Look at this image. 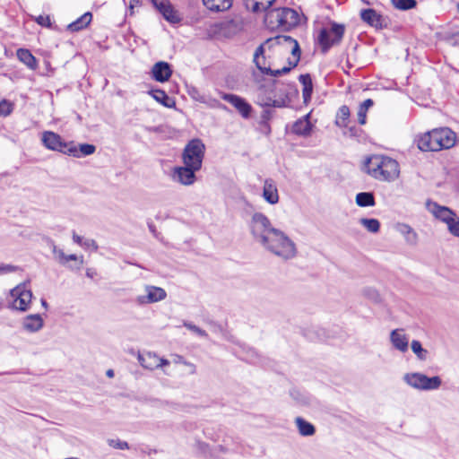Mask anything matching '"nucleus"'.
<instances>
[{"label": "nucleus", "mask_w": 459, "mask_h": 459, "mask_svg": "<svg viewBox=\"0 0 459 459\" xmlns=\"http://www.w3.org/2000/svg\"><path fill=\"white\" fill-rule=\"evenodd\" d=\"M265 21L272 28H282L289 30L299 22V13L291 8H277L266 13Z\"/></svg>", "instance_id": "nucleus-5"}, {"label": "nucleus", "mask_w": 459, "mask_h": 459, "mask_svg": "<svg viewBox=\"0 0 459 459\" xmlns=\"http://www.w3.org/2000/svg\"><path fill=\"white\" fill-rule=\"evenodd\" d=\"M53 253L57 259L58 263L65 265L66 255L62 249H58L56 245H53Z\"/></svg>", "instance_id": "nucleus-43"}, {"label": "nucleus", "mask_w": 459, "mask_h": 459, "mask_svg": "<svg viewBox=\"0 0 459 459\" xmlns=\"http://www.w3.org/2000/svg\"><path fill=\"white\" fill-rule=\"evenodd\" d=\"M231 106L235 108L244 119L251 117L253 108L245 99L238 95L231 94Z\"/></svg>", "instance_id": "nucleus-19"}, {"label": "nucleus", "mask_w": 459, "mask_h": 459, "mask_svg": "<svg viewBox=\"0 0 459 459\" xmlns=\"http://www.w3.org/2000/svg\"><path fill=\"white\" fill-rule=\"evenodd\" d=\"M367 111H368V110H366V109L361 108L360 107H359V110H358V120H359V123L360 125H364V124H366Z\"/></svg>", "instance_id": "nucleus-51"}, {"label": "nucleus", "mask_w": 459, "mask_h": 459, "mask_svg": "<svg viewBox=\"0 0 459 459\" xmlns=\"http://www.w3.org/2000/svg\"><path fill=\"white\" fill-rule=\"evenodd\" d=\"M149 94L159 103L166 108H173L176 105L175 100L169 97L167 93L162 90H152Z\"/></svg>", "instance_id": "nucleus-27"}, {"label": "nucleus", "mask_w": 459, "mask_h": 459, "mask_svg": "<svg viewBox=\"0 0 459 459\" xmlns=\"http://www.w3.org/2000/svg\"><path fill=\"white\" fill-rule=\"evenodd\" d=\"M138 360L143 368L149 370H154L168 366L170 363L168 359L160 358L155 353L150 351L139 354Z\"/></svg>", "instance_id": "nucleus-14"}, {"label": "nucleus", "mask_w": 459, "mask_h": 459, "mask_svg": "<svg viewBox=\"0 0 459 459\" xmlns=\"http://www.w3.org/2000/svg\"><path fill=\"white\" fill-rule=\"evenodd\" d=\"M91 18H92V15L91 13H89V12L85 13L80 18H78L76 21L70 23L68 25L67 29L71 31H79L90 24Z\"/></svg>", "instance_id": "nucleus-31"}, {"label": "nucleus", "mask_w": 459, "mask_h": 459, "mask_svg": "<svg viewBox=\"0 0 459 459\" xmlns=\"http://www.w3.org/2000/svg\"><path fill=\"white\" fill-rule=\"evenodd\" d=\"M307 117L306 116L302 119L297 120L292 126V132L299 135H307L309 134L311 130L310 122L307 120Z\"/></svg>", "instance_id": "nucleus-32"}, {"label": "nucleus", "mask_w": 459, "mask_h": 459, "mask_svg": "<svg viewBox=\"0 0 459 459\" xmlns=\"http://www.w3.org/2000/svg\"><path fill=\"white\" fill-rule=\"evenodd\" d=\"M41 304H42V306H43L45 308H47V307H48V303H47V301H46L45 299H41Z\"/></svg>", "instance_id": "nucleus-64"}, {"label": "nucleus", "mask_w": 459, "mask_h": 459, "mask_svg": "<svg viewBox=\"0 0 459 459\" xmlns=\"http://www.w3.org/2000/svg\"><path fill=\"white\" fill-rule=\"evenodd\" d=\"M365 294L374 301L377 302L379 300V295L378 293L372 289H368L365 290Z\"/></svg>", "instance_id": "nucleus-53"}, {"label": "nucleus", "mask_w": 459, "mask_h": 459, "mask_svg": "<svg viewBox=\"0 0 459 459\" xmlns=\"http://www.w3.org/2000/svg\"><path fill=\"white\" fill-rule=\"evenodd\" d=\"M359 223L369 232L377 233L380 229V222L377 219L361 218Z\"/></svg>", "instance_id": "nucleus-37"}, {"label": "nucleus", "mask_w": 459, "mask_h": 459, "mask_svg": "<svg viewBox=\"0 0 459 459\" xmlns=\"http://www.w3.org/2000/svg\"><path fill=\"white\" fill-rule=\"evenodd\" d=\"M285 49L290 51L293 56L292 59H290V58L288 59L289 66H284L281 69H277V70H273L271 67L270 68L264 67V69L265 70L264 74L273 76V77L281 76L283 74H288L292 68H294L298 65V64L300 60V55H301V50H300L298 41L295 40L293 44H290Z\"/></svg>", "instance_id": "nucleus-12"}, {"label": "nucleus", "mask_w": 459, "mask_h": 459, "mask_svg": "<svg viewBox=\"0 0 459 459\" xmlns=\"http://www.w3.org/2000/svg\"><path fill=\"white\" fill-rule=\"evenodd\" d=\"M350 117V109L347 106H342L337 113L335 124L338 126H346V121Z\"/></svg>", "instance_id": "nucleus-39"}, {"label": "nucleus", "mask_w": 459, "mask_h": 459, "mask_svg": "<svg viewBox=\"0 0 459 459\" xmlns=\"http://www.w3.org/2000/svg\"><path fill=\"white\" fill-rule=\"evenodd\" d=\"M145 294L136 297L135 301L138 305H147L161 301L166 299L167 293L164 289L152 285L145 286Z\"/></svg>", "instance_id": "nucleus-13"}, {"label": "nucleus", "mask_w": 459, "mask_h": 459, "mask_svg": "<svg viewBox=\"0 0 459 459\" xmlns=\"http://www.w3.org/2000/svg\"><path fill=\"white\" fill-rule=\"evenodd\" d=\"M96 275V272L93 269H87L86 276L92 279Z\"/></svg>", "instance_id": "nucleus-60"}, {"label": "nucleus", "mask_w": 459, "mask_h": 459, "mask_svg": "<svg viewBox=\"0 0 459 459\" xmlns=\"http://www.w3.org/2000/svg\"><path fill=\"white\" fill-rule=\"evenodd\" d=\"M17 57L18 59L25 64L28 67L34 69L37 66L36 58L28 50L24 48H20L17 50Z\"/></svg>", "instance_id": "nucleus-34"}, {"label": "nucleus", "mask_w": 459, "mask_h": 459, "mask_svg": "<svg viewBox=\"0 0 459 459\" xmlns=\"http://www.w3.org/2000/svg\"><path fill=\"white\" fill-rule=\"evenodd\" d=\"M184 325L188 328L189 330L196 333L198 335L200 336H205L206 335V333L205 331L202 330L201 328H199L198 326L191 324V323H185Z\"/></svg>", "instance_id": "nucleus-48"}, {"label": "nucleus", "mask_w": 459, "mask_h": 459, "mask_svg": "<svg viewBox=\"0 0 459 459\" xmlns=\"http://www.w3.org/2000/svg\"><path fill=\"white\" fill-rule=\"evenodd\" d=\"M263 197L270 204H275L279 202L278 190L272 179H266L264 181Z\"/></svg>", "instance_id": "nucleus-20"}, {"label": "nucleus", "mask_w": 459, "mask_h": 459, "mask_svg": "<svg viewBox=\"0 0 459 459\" xmlns=\"http://www.w3.org/2000/svg\"><path fill=\"white\" fill-rule=\"evenodd\" d=\"M300 83L303 85L302 95L305 102L311 99L313 92V83L310 74H300L299 77Z\"/></svg>", "instance_id": "nucleus-28"}, {"label": "nucleus", "mask_w": 459, "mask_h": 459, "mask_svg": "<svg viewBox=\"0 0 459 459\" xmlns=\"http://www.w3.org/2000/svg\"><path fill=\"white\" fill-rule=\"evenodd\" d=\"M398 231L404 236L405 241L409 245L414 246L417 244L418 235L411 226L407 224H399Z\"/></svg>", "instance_id": "nucleus-30"}, {"label": "nucleus", "mask_w": 459, "mask_h": 459, "mask_svg": "<svg viewBox=\"0 0 459 459\" xmlns=\"http://www.w3.org/2000/svg\"><path fill=\"white\" fill-rule=\"evenodd\" d=\"M455 143V134L448 127L433 129L418 139V147L423 152L449 149Z\"/></svg>", "instance_id": "nucleus-2"}, {"label": "nucleus", "mask_w": 459, "mask_h": 459, "mask_svg": "<svg viewBox=\"0 0 459 459\" xmlns=\"http://www.w3.org/2000/svg\"><path fill=\"white\" fill-rule=\"evenodd\" d=\"M254 63H255V66L257 67V69L264 74H265V70L264 69V67L270 68V65L267 64L265 56H261V58H259V60H255V61H254Z\"/></svg>", "instance_id": "nucleus-44"}, {"label": "nucleus", "mask_w": 459, "mask_h": 459, "mask_svg": "<svg viewBox=\"0 0 459 459\" xmlns=\"http://www.w3.org/2000/svg\"><path fill=\"white\" fill-rule=\"evenodd\" d=\"M260 130L265 134H269L271 132L270 126L266 121H260Z\"/></svg>", "instance_id": "nucleus-54"}, {"label": "nucleus", "mask_w": 459, "mask_h": 459, "mask_svg": "<svg viewBox=\"0 0 459 459\" xmlns=\"http://www.w3.org/2000/svg\"><path fill=\"white\" fill-rule=\"evenodd\" d=\"M36 22L41 26H45V27L51 26V22H50L49 16L39 15V17L36 18Z\"/></svg>", "instance_id": "nucleus-49"}, {"label": "nucleus", "mask_w": 459, "mask_h": 459, "mask_svg": "<svg viewBox=\"0 0 459 459\" xmlns=\"http://www.w3.org/2000/svg\"><path fill=\"white\" fill-rule=\"evenodd\" d=\"M108 443L110 446L117 448V449H128L129 446L128 443L126 441H121L119 439H108Z\"/></svg>", "instance_id": "nucleus-42"}, {"label": "nucleus", "mask_w": 459, "mask_h": 459, "mask_svg": "<svg viewBox=\"0 0 459 459\" xmlns=\"http://www.w3.org/2000/svg\"><path fill=\"white\" fill-rule=\"evenodd\" d=\"M356 204L359 207H369L376 204L374 194L371 192H360L356 195Z\"/></svg>", "instance_id": "nucleus-33"}, {"label": "nucleus", "mask_w": 459, "mask_h": 459, "mask_svg": "<svg viewBox=\"0 0 459 459\" xmlns=\"http://www.w3.org/2000/svg\"><path fill=\"white\" fill-rule=\"evenodd\" d=\"M390 342L395 350L401 352L408 351L409 339L407 335L403 333V329L393 330L390 333Z\"/></svg>", "instance_id": "nucleus-18"}, {"label": "nucleus", "mask_w": 459, "mask_h": 459, "mask_svg": "<svg viewBox=\"0 0 459 459\" xmlns=\"http://www.w3.org/2000/svg\"><path fill=\"white\" fill-rule=\"evenodd\" d=\"M150 230L154 234L156 232L155 227L152 224H149Z\"/></svg>", "instance_id": "nucleus-62"}, {"label": "nucleus", "mask_w": 459, "mask_h": 459, "mask_svg": "<svg viewBox=\"0 0 459 459\" xmlns=\"http://www.w3.org/2000/svg\"><path fill=\"white\" fill-rule=\"evenodd\" d=\"M248 23L249 19L241 14L231 16V36L244 32Z\"/></svg>", "instance_id": "nucleus-24"}, {"label": "nucleus", "mask_w": 459, "mask_h": 459, "mask_svg": "<svg viewBox=\"0 0 459 459\" xmlns=\"http://www.w3.org/2000/svg\"><path fill=\"white\" fill-rule=\"evenodd\" d=\"M411 348L420 360L425 361L427 359L429 351L422 347L420 341L413 340L411 343Z\"/></svg>", "instance_id": "nucleus-36"}, {"label": "nucleus", "mask_w": 459, "mask_h": 459, "mask_svg": "<svg viewBox=\"0 0 459 459\" xmlns=\"http://www.w3.org/2000/svg\"><path fill=\"white\" fill-rule=\"evenodd\" d=\"M69 261H78L79 266L77 267V269H80L81 265L83 264L82 256L78 257L76 255H66L65 265Z\"/></svg>", "instance_id": "nucleus-52"}, {"label": "nucleus", "mask_w": 459, "mask_h": 459, "mask_svg": "<svg viewBox=\"0 0 459 459\" xmlns=\"http://www.w3.org/2000/svg\"><path fill=\"white\" fill-rule=\"evenodd\" d=\"M250 230L253 238L261 246L268 244L270 236H280V230L273 227L270 220L262 212L253 214L250 221Z\"/></svg>", "instance_id": "nucleus-3"}, {"label": "nucleus", "mask_w": 459, "mask_h": 459, "mask_svg": "<svg viewBox=\"0 0 459 459\" xmlns=\"http://www.w3.org/2000/svg\"><path fill=\"white\" fill-rule=\"evenodd\" d=\"M446 224L452 235L459 237V217L456 214L451 218V221H447Z\"/></svg>", "instance_id": "nucleus-40"}, {"label": "nucleus", "mask_w": 459, "mask_h": 459, "mask_svg": "<svg viewBox=\"0 0 459 459\" xmlns=\"http://www.w3.org/2000/svg\"><path fill=\"white\" fill-rule=\"evenodd\" d=\"M199 169H194L192 167L185 165L174 169L173 178L182 185L189 186L195 181V172Z\"/></svg>", "instance_id": "nucleus-16"}, {"label": "nucleus", "mask_w": 459, "mask_h": 459, "mask_svg": "<svg viewBox=\"0 0 459 459\" xmlns=\"http://www.w3.org/2000/svg\"><path fill=\"white\" fill-rule=\"evenodd\" d=\"M403 381L412 388L418 390H437L440 387L442 381L438 376L429 377L421 373H406Z\"/></svg>", "instance_id": "nucleus-8"}, {"label": "nucleus", "mask_w": 459, "mask_h": 459, "mask_svg": "<svg viewBox=\"0 0 459 459\" xmlns=\"http://www.w3.org/2000/svg\"><path fill=\"white\" fill-rule=\"evenodd\" d=\"M78 150V158L82 156H88L95 152L96 147L93 144L89 143H82L79 145Z\"/></svg>", "instance_id": "nucleus-41"}, {"label": "nucleus", "mask_w": 459, "mask_h": 459, "mask_svg": "<svg viewBox=\"0 0 459 459\" xmlns=\"http://www.w3.org/2000/svg\"><path fill=\"white\" fill-rule=\"evenodd\" d=\"M203 3L211 11L221 12L230 9V0H203Z\"/></svg>", "instance_id": "nucleus-35"}, {"label": "nucleus", "mask_w": 459, "mask_h": 459, "mask_svg": "<svg viewBox=\"0 0 459 459\" xmlns=\"http://www.w3.org/2000/svg\"><path fill=\"white\" fill-rule=\"evenodd\" d=\"M204 144L199 139L191 140L184 149L182 159L184 164L194 169H200L204 155Z\"/></svg>", "instance_id": "nucleus-6"}, {"label": "nucleus", "mask_w": 459, "mask_h": 459, "mask_svg": "<svg viewBox=\"0 0 459 459\" xmlns=\"http://www.w3.org/2000/svg\"><path fill=\"white\" fill-rule=\"evenodd\" d=\"M106 375L108 377H114V371L112 369H108L107 372H106Z\"/></svg>", "instance_id": "nucleus-61"}, {"label": "nucleus", "mask_w": 459, "mask_h": 459, "mask_svg": "<svg viewBox=\"0 0 459 459\" xmlns=\"http://www.w3.org/2000/svg\"><path fill=\"white\" fill-rule=\"evenodd\" d=\"M275 0H244L246 8L255 13L267 12Z\"/></svg>", "instance_id": "nucleus-22"}, {"label": "nucleus", "mask_w": 459, "mask_h": 459, "mask_svg": "<svg viewBox=\"0 0 459 459\" xmlns=\"http://www.w3.org/2000/svg\"><path fill=\"white\" fill-rule=\"evenodd\" d=\"M345 31L342 24L333 22L330 29L323 28L318 35V43L324 53L327 52L333 46L341 43Z\"/></svg>", "instance_id": "nucleus-7"}, {"label": "nucleus", "mask_w": 459, "mask_h": 459, "mask_svg": "<svg viewBox=\"0 0 459 459\" xmlns=\"http://www.w3.org/2000/svg\"><path fill=\"white\" fill-rule=\"evenodd\" d=\"M152 4L171 23L179 22L181 18L169 0H153Z\"/></svg>", "instance_id": "nucleus-15"}, {"label": "nucleus", "mask_w": 459, "mask_h": 459, "mask_svg": "<svg viewBox=\"0 0 459 459\" xmlns=\"http://www.w3.org/2000/svg\"><path fill=\"white\" fill-rule=\"evenodd\" d=\"M429 208L436 218L445 223L449 220L451 221V218L455 214L450 208L438 205L436 203L429 204Z\"/></svg>", "instance_id": "nucleus-23"}, {"label": "nucleus", "mask_w": 459, "mask_h": 459, "mask_svg": "<svg viewBox=\"0 0 459 459\" xmlns=\"http://www.w3.org/2000/svg\"><path fill=\"white\" fill-rule=\"evenodd\" d=\"M152 74L155 81L165 82L170 78L172 70L169 63L160 61L152 66Z\"/></svg>", "instance_id": "nucleus-17"}, {"label": "nucleus", "mask_w": 459, "mask_h": 459, "mask_svg": "<svg viewBox=\"0 0 459 459\" xmlns=\"http://www.w3.org/2000/svg\"><path fill=\"white\" fill-rule=\"evenodd\" d=\"M260 105L263 107H278V108L282 106L281 101L273 100L271 98H268L265 100H261Z\"/></svg>", "instance_id": "nucleus-47"}, {"label": "nucleus", "mask_w": 459, "mask_h": 459, "mask_svg": "<svg viewBox=\"0 0 459 459\" xmlns=\"http://www.w3.org/2000/svg\"><path fill=\"white\" fill-rule=\"evenodd\" d=\"M41 141L47 149L78 157L77 147L64 142L59 134L52 131H45L42 134Z\"/></svg>", "instance_id": "nucleus-9"}, {"label": "nucleus", "mask_w": 459, "mask_h": 459, "mask_svg": "<svg viewBox=\"0 0 459 459\" xmlns=\"http://www.w3.org/2000/svg\"><path fill=\"white\" fill-rule=\"evenodd\" d=\"M13 299L12 307L20 311H26L31 301L32 292L26 283H22L13 288L10 292Z\"/></svg>", "instance_id": "nucleus-10"}, {"label": "nucleus", "mask_w": 459, "mask_h": 459, "mask_svg": "<svg viewBox=\"0 0 459 459\" xmlns=\"http://www.w3.org/2000/svg\"><path fill=\"white\" fill-rule=\"evenodd\" d=\"M82 247L84 249H92L93 251H97L99 248L97 242L91 238L84 239L83 243H82Z\"/></svg>", "instance_id": "nucleus-46"}, {"label": "nucleus", "mask_w": 459, "mask_h": 459, "mask_svg": "<svg viewBox=\"0 0 459 459\" xmlns=\"http://www.w3.org/2000/svg\"><path fill=\"white\" fill-rule=\"evenodd\" d=\"M296 426L299 429V433L303 437H310L313 436L316 432V429L313 424L305 420L301 417H297L295 419Z\"/></svg>", "instance_id": "nucleus-29"}, {"label": "nucleus", "mask_w": 459, "mask_h": 459, "mask_svg": "<svg viewBox=\"0 0 459 459\" xmlns=\"http://www.w3.org/2000/svg\"><path fill=\"white\" fill-rule=\"evenodd\" d=\"M360 17L363 22L368 23L376 28L381 27V15L378 14L374 9H364L360 13Z\"/></svg>", "instance_id": "nucleus-26"}, {"label": "nucleus", "mask_w": 459, "mask_h": 459, "mask_svg": "<svg viewBox=\"0 0 459 459\" xmlns=\"http://www.w3.org/2000/svg\"><path fill=\"white\" fill-rule=\"evenodd\" d=\"M374 102L371 99H367L366 100H364L360 105L359 107L361 108H364L366 110H368L369 108H371L373 106Z\"/></svg>", "instance_id": "nucleus-57"}, {"label": "nucleus", "mask_w": 459, "mask_h": 459, "mask_svg": "<svg viewBox=\"0 0 459 459\" xmlns=\"http://www.w3.org/2000/svg\"><path fill=\"white\" fill-rule=\"evenodd\" d=\"M73 240L75 243L79 244L81 247L82 243H83L84 241V239L81 236L77 235L74 231L73 232Z\"/></svg>", "instance_id": "nucleus-58"}, {"label": "nucleus", "mask_w": 459, "mask_h": 459, "mask_svg": "<svg viewBox=\"0 0 459 459\" xmlns=\"http://www.w3.org/2000/svg\"><path fill=\"white\" fill-rule=\"evenodd\" d=\"M359 129L355 126H351L348 128L347 131L344 132V134L349 135L351 137H355L359 135Z\"/></svg>", "instance_id": "nucleus-55"}, {"label": "nucleus", "mask_w": 459, "mask_h": 459, "mask_svg": "<svg viewBox=\"0 0 459 459\" xmlns=\"http://www.w3.org/2000/svg\"><path fill=\"white\" fill-rule=\"evenodd\" d=\"M392 4L398 10L407 11L417 5L416 0H391Z\"/></svg>", "instance_id": "nucleus-38"}, {"label": "nucleus", "mask_w": 459, "mask_h": 459, "mask_svg": "<svg viewBox=\"0 0 459 459\" xmlns=\"http://www.w3.org/2000/svg\"><path fill=\"white\" fill-rule=\"evenodd\" d=\"M280 233L281 237L270 236L268 238V244L262 247L283 259H291L296 255V246L283 231L280 230Z\"/></svg>", "instance_id": "nucleus-4"}, {"label": "nucleus", "mask_w": 459, "mask_h": 459, "mask_svg": "<svg viewBox=\"0 0 459 459\" xmlns=\"http://www.w3.org/2000/svg\"><path fill=\"white\" fill-rule=\"evenodd\" d=\"M44 325V322L40 315L33 314L24 317L22 322L23 329L30 332L35 333L39 331Z\"/></svg>", "instance_id": "nucleus-21"}, {"label": "nucleus", "mask_w": 459, "mask_h": 459, "mask_svg": "<svg viewBox=\"0 0 459 459\" xmlns=\"http://www.w3.org/2000/svg\"><path fill=\"white\" fill-rule=\"evenodd\" d=\"M139 4V0H130V5L129 9L131 12V14L134 13V8Z\"/></svg>", "instance_id": "nucleus-59"}, {"label": "nucleus", "mask_w": 459, "mask_h": 459, "mask_svg": "<svg viewBox=\"0 0 459 459\" xmlns=\"http://www.w3.org/2000/svg\"><path fill=\"white\" fill-rule=\"evenodd\" d=\"M363 170L373 178L379 181L392 182L399 178V163L384 155H372L363 165Z\"/></svg>", "instance_id": "nucleus-1"}, {"label": "nucleus", "mask_w": 459, "mask_h": 459, "mask_svg": "<svg viewBox=\"0 0 459 459\" xmlns=\"http://www.w3.org/2000/svg\"><path fill=\"white\" fill-rule=\"evenodd\" d=\"M272 117V111L269 109H265L261 114V121L268 122Z\"/></svg>", "instance_id": "nucleus-56"}, {"label": "nucleus", "mask_w": 459, "mask_h": 459, "mask_svg": "<svg viewBox=\"0 0 459 459\" xmlns=\"http://www.w3.org/2000/svg\"><path fill=\"white\" fill-rule=\"evenodd\" d=\"M293 38L290 36L286 35H278L273 38L267 39L264 43H262L255 51L254 56H253V62L255 60H259L261 56H264L265 49L268 48L271 50L274 47L278 46L281 48H286L290 44H293L294 41Z\"/></svg>", "instance_id": "nucleus-11"}, {"label": "nucleus", "mask_w": 459, "mask_h": 459, "mask_svg": "<svg viewBox=\"0 0 459 459\" xmlns=\"http://www.w3.org/2000/svg\"><path fill=\"white\" fill-rule=\"evenodd\" d=\"M17 267L11 264H0V274L9 273L16 271Z\"/></svg>", "instance_id": "nucleus-50"}, {"label": "nucleus", "mask_w": 459, "mask_h": 459, "mask_svg": "<svg viewBox=\"0 0 459 459\" xmlns=\"http://www.w3.org/2000/svg\"><path fill=\"white\" fill-rule=\"evenodd\" d=\"M222 98H223L225 100L230 101V94H228V93H224V94H223V96H222Z\"/></svg>", "instance_id": "nucleus-63"}, {"label": "nucleus", "mask_w": 459, "mask_h": 459, "mask_svg": "<svg viewBox=\"0 0 459 459\" xmlns=\"http://www.w3.org/2000/svg\"><path fill=\"white\" fill-rule=\"evenodd\" d=\"M209 32L216 38H228L230 36V22H215L210 27Z\"/></svg>", "instance_id": "nucleus-25"}, {"label": "nucleus", "mask_w": 459, "mask_h": 459, "mask_svg": "<svg viewBox=\"0 0 459 459\" xmlns=\"http://www.w3.org/2000/svg\"><path fill=\"white\" fill-rule=\"evenodd\" d=\"M13 110L11 103L6 100H3L0 102V115H9Z\"/></svg>", "instance_id": "nucleus-45"}]
</instances>
